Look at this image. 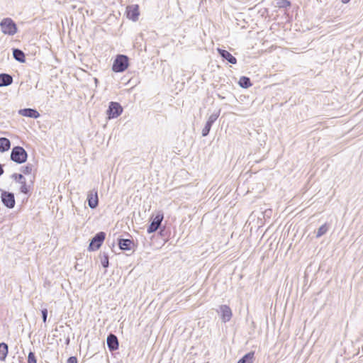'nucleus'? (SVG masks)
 Wrapping results in <instances>:
<instances>
[{
    "label": "nucleus",
    "mask_w": 363,
    "mask_h": 363,
    "mask_svg": "<svg viewBox=\"0 0 363 363\" xmlns=\"http://www.w3.org/2000/svg\"><path fill=\"white\" fill-rule=\"evenodd\" d=\"M106 237V234L104 232L98 233L91 240L89 250L90 251H94L98 250L102 245Z\"/></svg>",
    "instance_id": "nucleus-5"
},
{
    "label": "nucleus",
    "mask_w": 363,
    "mask_h": 363,
    "mask_svg": "<svg viewBox=\"0 0 363 363\" xmlns=\"http://www.w3.org/2000/svg\"><path fill=\"white\" fill-rule=\"evenodd\" d=\"M107 345L111 351H114L118 348V340L115 335H108L107 337Z\"/></svg>",
    "instance_id": "nucleus-12"
},
{
    "label": "nucleus",
    "mask_w": 363,
    "mask_h": 363,
    "mask_svg": "<svg viewBox=\"0 0 363 363\" xmlns=\"http://www.w3.org/2000/svg\"><path fill=\"white\" fill-rule=\"evenodd\" d=\"M48 317V310L47 308H44L42 310V318L44 323H46Z\"/></svg>",
    "instance_id": "nucleus-28"
},
{
    "label": "nucleus",
    "mask_w": 363,
    "mask_h": 363,
    "mask_svg": "<svg viewBox=\"0 0 363 363\" xmlns=\"http://www.w3.org/2000/svg\"><path fill=\"white\" fill-rule=\"evenodd\" d=\"M328 230V227L326 224L322 225L317 231L316 237L320 238Z\"/></svg>",
    "instance_id": "nucleus-22"
},
{
    "label": "nucleus",
    "mask_w": 363,
    "mask_h": 363,
    "mask_svg": "<svg viewBox=\"0 0 363 363\" xmlns=\"http://www.w3.org/2000/svg\"><path fill=\"white\" fill-rule=\"evenodd\" d=\"M290 2L287 0H279L277 5L279 8H286L290 6Z\"/></svg>",
    "instance_id": "nucleus-25"
},
{
    "label": "nucleus",
    "mask_w": 363,
    "mask_h": 363,
    "mask_svg": "<svg viewBox=\"0 0 363 363\" xmlns=\"http://www.w3.org/2000/svg\"><path fill=\"white\" fill-rule=\"evenodd\" d=\"M67 363H77V359L76 357H70L67 359Z\"/></svg>",
    "instance_id": "nucleus-30"
},
{
    "label": "nucleus",
    "mask_w": 363,
    "mask_h": 363,
    "mask_svg": "<svg viewBox=\"0 0 363 363\" xmlns=\"http://www.w3.org/2000/svg\"><path fill=\"white\" fill-rule=\"evenodd\" d=\"M11 159L16 163L22 164L27 160V152L22 147H14L11 153Z\"/></svg>",
    "instance_id": "nucleus-3"
},
{
    "label": "nucleus",
    "mask_w": 363,
    "mask_h": 363,
    "mask_svg": "<svg viewBox=\"0 0 363 363\" xmlns=\"http://www.w3.org/2000/svg\"><path fill=\"white\" fill-rule=\"evenodd\" d=\"M218 313H220L221 320L223 323L228 322L233 315L230 308L227 305H221L219 307Z\"/></svg>",
    "instance_id": "nucleus-9"
},
{
    "label": "nucleus",
    "mask_w": 363,
    "mask_h": 363,
    "mask_svg": "<svg viewBox=\"0 0 363 363\" xmlns=\"http://www.w3.org/2000/svg\"><path fill=\"white\" fill-rule=\"evenodd\" d=\"M133 242L130 239H120L118 240V245L121 250H130Z\"/></svg>",
    "instance_id": "nucleus-15"
},
{
    "label": "nucleus",
    "mask_w": 363,
    "mask_h": 363,
    "mask_svg": "<svg viewBox=\"0 0 363 363\" xmlns=\"http://www.w3.org/2000/svg\"><path fill=\"white\" fill-rule=\"evenodd\" d=\"M11 146L10 140L6 138H0V152H5L9 150Z\"/></svg>",
    "instance_id": "nucleus-17"
},
{
    "label": "nucleus",
    "mask_w": 363,
    "mask_h": 363,
    "mask_svg": "<svg viewBox=\"0 0 363 363\" xmlns=\"http://www.w3.org/2000/svg\"><path fill=\"white\" fill-rule=\"evenodd\" d=\"M33 171V165L32 164H27L26 166L25 167H23L21 168V172L24 174H31Z\"/></svg>",
    "instance_id": "nucleus-24"
},
{
    "label": "nucleus",
    "mask_w": 363,
    "mask_h": 363,
    "mask_svg": "<svg viewBox=\"0 0 363 363\" xmlns=\"http://www.w3.org/2000/svg\"><path fill=\"white\" fill-rule=\"evenodd\" d=\"M13 82V78L8 74H0V86H9Z\"/></svg>",
    "instance_id": "nucleus-16"
},
{
    "label": "nucleus",
    "mask_w": 363,
    "mask_h": 363,
    "mask_svg": "<svg viewBox=\"0 0 363 363\" xmlns=\"http://www.w3.org/2000/svg\"><path fill=\"white\" fill-rule=\"evenodd\" d=\"M88 205L91 208H95L99 204L97 191L93 189L88 192L87 194Z\"/></svg>",
    "instance_id": "nucleus-10"
},
{
    "label": "nucleus",
    "mask_w": 363,
    "mask_h": 363,
    "mask_svg": "<svg viewBox=\"0 0 363 363\" xmlns=\"http://www.w3.org/2000/svg\"><path fill=\"white\" fill-rule=\"evenodd\" d=\"M127 16L128 18L133 21H136L139 16V8L138 5H130L127 6Z\"/></svg>",
    "instance_id": "nucleus-11"
},
{
    "label": "nucleus",
    "mask_w": 363,
    "mask_h": 363,
    "mask_svg": "<svg viewBox=\"0 0 363 363\" xmlns=\"http://www.w3.org/2000/svg\"><path fill=\"white\" fill-rule=\"evenodd\" d=\"M8 354V345L4 343H0V360L3 361L6 359Z\"/></svg>",
    "instance_id": "nucleus-20"
},
{
    "label": "nucleus",
    "mask_w": 363,
    "mask_h": 363,
    "mask_svg": "<svg viewBox=\"0 0 363 363\" xmlns=\"http://www.w3.org/2000/svg\"><path fill=\"white\" fill-rule=\"evenodd\" d=\"M218 52L220 55V56L225 60H226L228 62L233 65L236 64V58L234 56H233L228 51L220 48H218Z\"/></svg>",
    "instance_id": "nucleus-14"
},
{
    "label": "nucleus",
    "mask_w": 363,
    "mask_h": 363,
    "mask_svg": "<svg viewBox=\"0 0 363 363\" xmlns=\"http://www.w3.org/2000/svg\"><path fill=\"white\" fill-rule=\"evenodd\" d=\"M12 177H13V178L16 182H19V183H21V182H23V179H25V177H24L22 174H13L12 175Z\"/></svg>",
    "instance_id": "nucleus-27"
},
{
    "label": "nucleus",
    "mask_w": 363,
    "mask_h": 363,
    "mask_svg": "<svg viewBox=\"0 0 363 363\" xmlns=\"http://www.w3.org/2000/svg\"><path fill=\"white\" fill-rule=\"evenodd\" d=\"M239 84L242 88H249L252 86L250 78L247 77H241L239 79Z\"/></svg>",
    "instance_id": "nucleus-21"
},
{
    "label": "nucleus",
    "mask_w": 363,
    "mask_h": 363,
    "mask_svg": "<svg viewBox=\"0 0 363 363\" xmlns=\"http://www.w3.org/2000/svg\"><path fill=\"white\" fill-rule=\"evenodd\" d=\"M20 184H21V188H20L21 192L26 194H28L29 191V188L26 184V179H23V182H21Z\"/></svg>",
    "instance_id": "nucleus-23"
},
{
    "label": "nucleus",
    "mask_w": 363,
    "mask_h": 363,
    "mask_svg": "<svg viewBox=\"0 0 363 363\" xmlns=\"http://www.w3.org/2000/svg\"><path fill=\"white\" fill-rule=\"evenodd\" d=\"M3 173H4V169H3L2 167H1V165L0 164V176L1 174H3Z\"/></svg>",
    "instance_id": "nucleus-31"
},
{
    "label": "nucleus",
    "mask_w": 363,
    "mask_h": 363,
    "mask_svg": "<svg viewBox=\"0 0 363 363\" xmlns=\"http://www.w3.org/2000/svg\"><path fill=\"white\" fill-rule=\"evenodd\" d=\"M101 264L104 268L108 267V259L107 257H105L104 259L101 260Z\"/></svg>",
    "instance_id": "nucleus-29"
},
{
    "label": "nucleus",
    "mask_w": 363,
    "mask_h": 363,
    "mask_svg": "<svg viewBox=\"0 0 363 363\" xmlns=\"http://www.w3.org/2000/svg\"><path fill=\"white\" fill-rule=\"evenodd\" d=\"M1 32L8 35H14L17 31V26L11 18H5L0 22Z\"/></svg>",
    "instance_id": "nucleus-1"
},
{
    "label": "nucleus",
    "mask_w": 363,
    "mask_h": 363,
    "mask_svg": "<svg viewBox=\"0 0 363 363\" xmlns=\"http://www.w3.org/2000/svg\"><path fill=\"white\" fill-rule=\"evenodd\" d=\"M254 359V352H248L245 354L238 362V363H253Z\"/></svg>",
    "instance_id": "nucleus-19"
},
{
    "label": "nucleus",
    "mask_w": 363,
    "mask_h": 363,
    "mask_svg": "<svg viewBox=\"0 0 363 363\" xmlns=\"http://www.w3.org/2000/svg\"><path fill=\"white\" fill-rule=\"evenodd\" d=\"M163 218V213L161 211L157 212L147 228V233H152L157 231L160 228Z\"/></svg>",
    "instance_id": "nucleus-6"
},
{
    "label": "nucleus",
    "mask_w": 363,
    "mask_h": 363,
    "mask_svg": "<svg viewBox=\"0 0 363 363\" xmlns=\"http://www.w3.org/2000/svg\"><path fill=\"white\" fill-rule=\"evenodd\" d=\"M19 114L23 116L37 118L40 116L39 113L33 108H23L18 111Z\"/></svg>",
    "instance_id": "nucleus-13"
},
{
    "label": "nucleus",
    "mask_w": 363,
    "mask_h": 363,
    "mask_svg": "<svg viewBox=\"0 0 363 363\" xmlns=\"http://www.w3.org/2000/svg\"><path fill=\"white\" fill-rule=\"evenodd\" d=\"M220 113V110H218L216 113H212L208 118V121L202 129V135L203 137L207 136L210 132L211 126L213 123L217 120L219 117Z\"/></svg>",
    "instance_id": "nucleus-8"
},
{
    "label": "nucleus",
    "mask_w": 363,
    "mask_h": 363,
    "mask_svg": "<svg viewBox=\"0 0 363 363\" xmlns=\"http://www.w3.org/2000/svg\"><path fill=\"white\" fill-rule=\"evenodd\" d=\"M123 112V108L118 102H111L107 110V115L109 119L119 116Z\"/></svg>",
    "instance_id": "nucleus-4"
},
{
    "label": "nucleus",
    "mask_w": 363,
    "mask_h": 363,
    "mask_svg": "<svg viewBox=\"0 0 363 363\" xmlns=\"http://www.w3.org/2000/svg\"><path fill=\"white\" fill-rule=\"evenodd\" d=\"M3 204L9 208H13L15 206L14 194L11 192L2 191L1 196Z\"/></svg>",
    "instance_id": "nucleus-7"
},
{
    "label": "nucleus",
    "mask_w": 363,
    "mask_h": 363,
    "mask_svg": "<svg viewBox=\"0 0 363 363\" xmlns=\"http://www.w3.org/2000/svg\"><path fill=\"white\" fill-rule=\"evenodd\" d=\"M13 55L15 60L20 62H25V55L23 51L19 49H13Z\"/></svg>",
    "instance_id": "nucleus-18"
},
{
    "label": "nucleus",
    "mask_w": 363,
    "mask_h": 363,
    "mask_svg": "<svg viewBox=\"0 0 363 363\" xmlns=\"http://www.w3.org/2000/svg\"><path fill=\"white\" fill-rule=\"evenodd\" d=\"M28 363H37L35 354L32 352H30L28 354Z\"/></svg>",
    "instance_id": "nucleus-26"
},
{
    "label": "nucleus",
    "mask_w": 363,
    "mask_h": 363,
    "mask_svg": "<svg viewBox=\"0 0 363 363\" xmlns=\"http://www.w3.org/2000/svg\"><path fill=\"white\" fill-rule=\"evenodd\" d=\"M342 3L344 4H347L348 3L350 0H341Z\"/></svg>",
    "instance_id": "nucleus-32"
},
{
    "label": "nucleus",
    "mask_w": 363,
    "mask_h": 363,
    "mask_svg": "<svg viewBox=\"0 0 363 363\" xmlns=\"http://www.w3.org/2000/svg\"><path fill=\"white\" fill-rule=\"evenodd\" d=\"M128 66V57L126 55H118L113 62L112 69L116 72L125 71Z\"/></svg>",
    "instance_id": "nucleus-2"
}]
</instances>
